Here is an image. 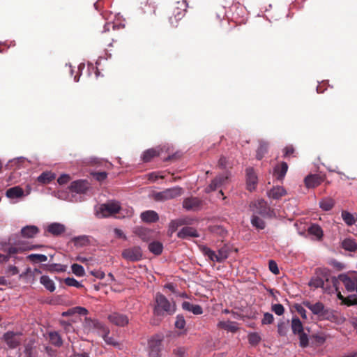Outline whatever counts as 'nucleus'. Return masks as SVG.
<instances>
[{
    "instance_id": "f257e3e1",
    "label": "nucleus",
    "mask_w": 357,
    "mask_h": 357,
    "mask_svg": "<svg viewBox=\"0 0 357 357\" xmlns=\"http://www.w3.org/2000/svg\"><path fill=\"white\" fill-rule=\"evenodd\" d=\"M316 278L314 279V287H321L325 293L328 294L337 293L338 299L342 304L351 306L357 305V296L350 295L344 297L339 291V282L336 277L331 276L326 268H317L315 271Z\"/></svg>"
},
{
    "instance_id": "f03ea898",
    "label": "nucleus",
    "mask_w": 357,
    "mask_h": 357,
    "mask_svg": "<svg viewBox=\"0 0 357 357\" xmlns=\"http://www.w3.org/2000/svg\"><path fill=\"white\" fill-rule=\"evenodd\" d=\"M176 311V305L171 303L163 294L158 292L155 296L153 314L155 316L173 314Z\"/></svg>"
},
{
    "instance_id": "7ed1b4c3",
    "label": "nucleus",
    "mask_w": 357,
    "mask_h": 357,
    "mask_svg": "<svg viewBox=\"0 0 357 357\" xmlns=\"http://www.w3.org/2000/svg\"><path fill=\"white\" fill-rule=\"evenodd\" d=\"M199 248L202 253L208 257L211 261L218 263H222L226 260L230 253V248L227 245H224L220 248L218 250V253L206 245H202Z\"/></svg>"
},
{
    "instance_id": "20e7f679",
    "label": "nucleus",
    "mask_w": 357,
    "mask_h": 357,
    "mask_svg": "<svg viewBox=\"0 0 357 357\" xmlns=\"http://www.w3.org/2000/svg\"><path fill=\"white\" fill-rule=\"evenodd\" d=\"M291 328L293 333L299 336L300 346L306 347L309 342L308 335L304 332L303 324L298 317L292 318Z\"/></svg>"
},
{
    "instance_id": "39448f33",
    "label": "nucleus",
    "mask_w": 357,
    "mask_h": 357,
    "mask_svg": "<svg viewBox=\"0 0 357 357\" xmlns=\"http://www.w3.org/2000/svg\"><path fill=\"white\" fill-rule=\"evenodd\" d=\"M183 193V190L179 186L167 188L163 191L155 192L153 198L158 202H165L169 199H174L181 196Z\"/></svg>"
},
{
    "instance_id": "423d86ee",
    "label": "nucleus",
    "mask_w": 357,
    "mask_h": 357,
    "mask_svg": "<svg viewBox=\"0 0 357 357\" xmlns=\"http://www.w3.org/2000/svg\"><path fill=\"white\" fill-rule=\"evenodd\" d=\"M120 209L121 207L118 202H108L101 204L96 214L99 218H102L119 213Z\"/></svg>"
},
{
    "instance_id": "0eeeda50",
    "label": "nucleus",
    "mask_w": 357,
    "mask_h": 357,
    "mask_svg": "<svg viewBox=\"0 0 357 357\" xmlns=\"http://www.w3.org/2000/svg\"><path fill=\"white\" fill-rule=\"evenodd\" d=\"M22 336V333L8 331L3 334L2 338L9 349H14L21 344Z\"/></svg>"
},
{
    "instance_id": "6e6552de",
    "label": "nucleus",
    "mask_w": 357,
    "mask_h": 357,
    "mask_svg": "<svg viewBox=\"0 0 357 357\" xmlns=\"http://www.w3.org/2000/svg\"><path fill=\"white\" fill-rule=\"evenodd\" d=\"M177 6L173 12V16L169 17V22L172 26H177L178 22L181 20L186 12L188 4L185 0L176 2Z\"/></svg>"
},
{
    "instance_id": "1a4fd4ad",
    "label": "nucleus",
    "mask_w": 357,
    "mask_h": 357,
    "mask_svg": "<svg viewBox=\"0 0 357 357\" xmlns=\"http://www.w3.org/2000/svg\"><path fill=\"white\" fill-rule=\"evenodd\" d=\"M121 255L128 261H138L142 258V250L139 246H134L123 250Z\"/></svg>"
},
{
    "instance_id": "9d476101",
    "label": "nucleus",
    "mask_w": 357,
    "mask_h": 357,
    "mask_svg": "<svg viewBox=\"0 0 357 357\" xmlns=\"http://www.w3.org/2000/svg\"><path fill=\"white\" fill-rule=\"evenodd\" d=\"M162 338L159 336L153 337L149 340V357H160L162 351Z\"/></svg>"
},
{
    "instance_id": "9b49d317",
    "label": "nucleus",
    "mask_w": 357,
    "mask_h": 357,
    "mask_svg": "<svg viewBox=\"0 0 357 357\" xmlns=\"http://www.w3.org/2000/svg\"><path fill=\"white\" fill-rule=\"evenodd\" d=\"M314 314L317 315L320 320H331L334 315L333 311L326 308L321 303L314 304Z\"/></svg>"
},
{
    "instance_id": "f8f14e48",
    "label": "nucleus",
    "mask_w": 357,
    "mask_h": 357,
    "mask_svg": "<svg viewBox=\"0 0 357 357\" xmlns=\"http://www.w3.org/2000/svg\"><path fill=\"white\" fill-rule=\"evenodd\" d=\"M338 282H342L348 291H356L357 292V275L349 277L347 274H340L337 278Z\"/></svg>"
},
{
    "instance_id": "ddd939ff",
    "label": "nucleus",
    "mask_w": 357,
    "mask_h": 357,
    "mask_svg": "<svg viewBox=\"0 0 357 357\" xmlns=\"http://www.w3.org/2000/svg\"><path fill=\"white\" fill-rule=\"evenodd\" d=\"M203 201L198 197H190L183 202V207L187 211H197L202 206Z\"/></svg>"
},
{
    "instance_id": "4468645a",
    "label": "nucleus",
    "mask_w": 357,
    "mask_h": 357,
    "mask_svg": "<svg viewBox=\"0 0 357 357\" xmlns=\"http://www.w3.org/2000/svg\"><path fill=\"white\" fill-rule=\"evenodd\" d=\"M108 319L113 324L121 327L126 326L129 322V319L126 314L118 312H114L109 314Z\"/></svg>"
},
{
    "instance_id": "2eb2a0df",
    "label": "nucleus",
    "mask_w": 357,
    "mask_h": 357,
    "mask_svg": "<svg viewBox=\"0 0 357 357\" xmlns=\"http://www.w3.org/2000/svg\"><path fill=\"white\" fill-rule=\"evenodd\" d=\"M133 233L144 242H148L153 238V230L143 227H135Z\"/></svg>"
},
{
    "instance_id": "dca6fc26",
    "label": "nucleus",
    "mask_w": 357,
    "mask_h": 357,
    "mask_svg": "<svg viewBox=\"0 0 357 357\" xmlns=\"http://www.w3.org/2000/svg\"><path fill=\"white\" fill-rule=\"evenodd\" d=\"M89 188V183L86 180H77L71 183L70 189L72 192L84 194Z\"/></svg>"
},
{
    "instance_id": "f3484780",
    "label": "nucleus",
    "mask_w": 357,
    "mask_h": 357,
    "mask_svg": "<svg viewBox=\"0 0 357 357\" xmlns=\"http://www.w3.org/2000/svg\"><path fill=\"white\" fill-rule=\"evenodd\" d=\"M112 29H114V25L112 23H106L104 25L103 31H102L100 40L107 45H112L113 42V38L112 33H110V30Z\"/></svg>"
},
{
    "instance_id": "a211bd4d",
    "label": "nucleus",
    "mask_w": 357,
    "mask_h": 357,
    "mask_svg": "<svg viewBox=\"0 0 357 357\" xmlns=\"http://www.w3.org/2000/svg\"><path fill=\"white\" fill-rule=\"evenodd\" d=\"M84 328L91 330H98L99 334L102 331H107V328L104 326L101 322L96 319H91L90 318H86L84 321Z\"/></svg>"
},
{
    "instance_id": "6ab92c4d",
    "label": "nucleus",
    "mask_w": 357,
    "mask_h": 357,
    "mask_svg": "<svg viewBox=\"0 0 357 357\" xmlns=\"http://www.w3.org/2000/svg\"><path fill=\"white\" fill-rule=\"evenodd\" d=\"M162 151V149L160 147L147 149L143 153L142 160L144 162H149L151 161L153 158L159 156Z\"/></svg>"
},
{
    "instance_id": "aec40b11",
    "label": "nucleus",
    "mask_w": 357,
    "mask_h": 357,
    "mask_svg": "<svg viewBox=\"0 0 357 357\" xmlns=\"http://www.w3.org/2000/svg\"><path fill=\"white\" fill-rule=\"evenodd\" d=\"M259 146L256 150V158L261 160L268 151L269 142L264 139L258 141Z\"/></svg>"
},
{
    "instance_id": "412c9836",
    "label": "nucleus",
    "mask_w": 357,
    "mask_h": 357,
    "mask_svg": "<svg viewBox=\"0 0 357 357\" xmlns=\"http://www.w3.org/2000/svg\"><path fill=\"white\" fill-rule=\"evenodd\" d=\"M288 170V165L286 162H282L277 165L274 168V175L279 181L284 179Z\"/></svg>"
},
{
    "instance_id": "4be33fe9",
    "label": "nucleus",
    "mask_w": 357,
    "mask_h": 357,
    "mask_svg": "<svg viewBox=\"0 0 357 357\" xmlns=\"http://www.w3.org/2000/svg\"><path fill=\"white\" fill-rule=\"evenodd\" d=\"M140 218L143 222L146 223L156 222L159 220L158 214L152 210L142 212Z\"/></svg>"
},
{
    "instance_id": "5701e85b",
    "label": "nucleus",
    "mask_w": 357,
    "mask_h": 357,
    "mask_svg": "<svg viewBox=\"0 0 357 357\" xmlns=\"http://www.w3.org/2000/svg\"><path fill=\"white\" fill-rule=\"evenodd\" d=\"M177 236L180 238H187L188 237H198L199 234L195 228L190 227H185L178 232Z\"/></svg>"
},
{
    "instance_id": "b1692460",
    "label": "nucleus",
    "mask_w": 357,
    "mask_h": 357,
    "mask_svg": "<svg viewBox=\"0 0 357 357\" xmlns=\"http://www.w3.org/2000/svg\"><path fill=\"white\" fill-rule=\"evenodd\" d=\"M286 195V190L281 186L273 187L268 192V196L274 199H279Z\"/></svg>"
},
{
    "instance_id": "393cba45",
    "label": "nucleus",
    "mask_w": 357,
    "mask_h": 357,
    "mask_svg": "<svg viewBox=\"0 0 357 357\" xmlns=\"http://www.w3.org/2000/svg\"><path fill=\"white\" fill-rule=\"evenodd\" d=\"M38 232V228L34 225L25 226L21 229L22 236L28 238H33Z\"/></svg>"
},
{
    "instance_id": "a878e982",
    "label": "nucleus",
    "mask_w": 357,
    "mask_h": 357,
    "mask_svg": "<svg viewBox=\"0 0 357 357\" xmlns=\"http://www.w3.org/2000/svg\"><path fill=\"white\" fill-rule=\"evenodd\" d=\"M341 247L349 252H355L357 250V241L350 237L344 238L341 242Z\"/></svg>"
},
{
    "instance_id": "bb28decb",
    "label": "nucleus",
    "mask_w": 357,
    "mask_h": 357,
    "mask_svg": "<svg viewBox=\"0 0 357 357\" xmlns=\"http://www.w3.org/2000/svg\"><path fill=\"white\" fill-rule=\"evenodd\" d=\"M247 176V185L249 190H252L255 188V185L257 183V178L252 168H248L246 169Z\"/></svg>"
},
{
    "instance_id": "cd10ccee",
    "label": "nucleus",
    "mask_w": 357,
    "mask_h": 357,
    "mask_svg": "<svg viewBox=\"0 0 357 357\" xmlns=\"http://www.w3.org/2000/svg\"><path fill=\"white\" fill-rule=\"evenodd\" d=\"M182 308L185 310L191 312L196 315L202 314L203 313L202 307L199 305H193L188 301L183 302Z\"/></svg>"
},
{
    "instance_id": "c85d7f7f",
    "label": "nucleus",
    "mask_w": 357,
    "mask_h": 357,
    "mask_svg": "<svg viewBox=\"0 0 357 357\" xmlns=\"http://www.w3.org/2000/svg\"><path fill=\"white\" fill-rule=\"evenodd\" d=\"M66 230V227L60 223H52L50 224L47 227V231L54 236H58L63 233Z\"/></svg>"
},
{
    "instance_id": "c756f323",
    "label": "nucleus",
    "mask_w": 357,
    "mask_h": 357,
    "mask_svg": "<svg viewBox=\"0 0 357 357\" xmlns=\"http://www.w3.org/2000/svg\"><path fill=\"white\" fill-rule=\"evenodd\" d=\"M6 195L10 199L19 198L24 195V190L20 186H15L8 189Z\"/></svg>"
},
{
    "instance_id": "7c9ffc66",
    "label": "nucleus",
    "mask_w": 357,
    "mask_h": 357,
    "mask_svg": "<svg viewBox=\"0 0 357 357\" xmlns=\"http://www.w3.org/2000/svg\"><path fill=\"white\" fill-rule=\"evenodd\" d=\"M254 206L256 208V210H255L256 213H259L262 215H265L268 213L269 208L267 206L266 202L264 200H263V199L258 200L255 204Z\"/></svg>"
},
{
    "instance_id": "2f4dec72",
    "label": "nucleus",
    "mask_w": 357,
    "mask_h": 357,
    "mask_svg": "<svg viewBox=\"0 0 357 357\" xmlns=\"http://www.w3.org/2000/svg\"><path fill=\"white\" fill-rule=\"evenodd\" d=\"M43 268L45 271L50 273H61L66 271V266L60 264H45Z\"/></svg>"
},
{
    "instance_id": "473e14b6",
    "label": "nucleus",
    "mask_w": 357,
    "mask_h": 357,
    "mask_svg": "<svg viewBox=\"0 0 357 357\" xmlns=\"http://www.w3.org/2000/svg\"><path fill=\"white\" fill-rule=\"evenodd\" d=\"M109 331L107 328V331H102L100 333V335L107 344L112 345L116 347H120L121 344L114 337L109 336Z\"/></svg>"
},
{
    "instance_id": "72a5a7b5",
    "label": "nucleus",
    "mask_w": 357,
    "mask_h": 357,
    "mask_svg": "<svg viewBox=\"0 0 357 357\" xmlns=\"http://www.w3.org/2000/svg\"><path fill=\"white\" fill-rule=\"evenodd\" d=\"M149 250L155 255H159L162 252L163 245L159 241H153L149 245Z\"/></svg>"
},
{
    "instance_id": "f704fd0d",
    "label": "nucleus",
    "mask_w": 357,
    "mask_h": 357,
    "mask_svg": "<svg viewBox=\"0 0 357 357\" xmlns=\"http://www.w3.org/2000/svg\"><path fill=\"white\" fill-rule=\"evenodd\" d=\"M40 283L50 291L55 290V285L52 280L47 275H43L40 279Z\"/></svg>"
},
{
    "instance_id": "c9c22d12",
    "label": "nucleus",
    "mask_w": 357,
    "mask_h": 357,
    "mask_svg": "<svg viewBox=\"0 0 357 357\" xmlns=\"http://www.w3.org/2000/svg\"><path fill=\"white\" fill-rule=\"evenodd\" d=\"M218 327L231 332H236L238 330L236 323L231 321H220L218 324Z\"/></svg>"
},
{
    "instance_id": "e433bc0d",
    "label": "nucleus",
    "mask_w": 357,
    "mask_h": 357,
    "mask_svg": "<svg viewBox=\"0 0 357 357\" xmlns=\"http://www.w3.org/2000/svg\"><path fill=\"white\" fill-rule=\"evenodd\" d=\"M49 338L51 344L56 347H61L63 344L60 335L56 331L50 332L49 333Z\"/></svg>"
},
{
    "instance_id": "4c0bfd02",
    "label": "nucleus",
    "mask_w": 357,
    "mask_h": 357,
    "mask_svg": "<svg viewBox=\"0 0 357 357\" xmlns=\"http://www.w3.org/2000/svg\"><path fill=\"white\" fill-rule=\"evenodd\" d=\"M342 218L344 222L349 226L354 225L356 221V218L354 215L347 211H343L342 212Z\"/></svg>"
},
{
    "instance_id": "58836bf2",
    "label": "nucleus",
    "mask_w": 357,
    "mask_h": 357,
    "mask_svg": "<svg viewBox=\"0 0 357 357\" xmlns=\"http://www.w3.org/2000/svg\"><path fill=\"white\" fill-rule=\"evenodd\" d=\"M55 178L52 172H43L38 177V181L42 183H48Z\"/></svg>"
},
{
    "instance_id": "ea45409f",
    "label": "nucleus",
    "mask_w": 357,
    "mask_h": 357,
    "mask_svg": "<svg viewBox=\"0 0 357 357\" xmlns=\"http://www.w3.org/2000/svg\"><path fill=\"white\" fill-rule=\"evenodd\" d=\"M251 223L252 226L257 229H264L266 226L265 222L261 218L255 215H252Z\"/></svg>"
},
{
    "instance_id": "a19ab883",
    "label": "nucleus",
    "mask_w": 357,
    "mask_h": 357,
    "mask_svg": "<svg viewBox=\"0 0 357 357\" xmlns=\"http://www.w3.org/2000/svg\"><path fill=\"white\" fill-rule=\"evenodd\" d=\"M27 259L33 263H39L46 261L47 257L42 254H31L27 256Z\"/></svg>"
},
{
    "instance_id": "79ce46f5",
    "label": "nucleus",
    "mask_w": 357,
    "mask_h": 357,
    "mask_svg": "<svg viewBox=\"0 0 357 357\" xmlns=\"http://www.w3.org/2000/svg\"><path fill=\"white\" fill-rule=\"evenodd\" d=\"M334 206V201L331 198L323 199L319 202V206L324 211L331 210Z\"/></svg>"
},
{
    "instance_id": "37998d69",
    "label": "nucleus",
    "mask_w": 357,
    "mask_h": 357,
    "mask_svg": "<svg viewBox=\"0 0 357 357\" xmlns=\"http://www.w3.org/2000/svg\"><path fill=\"white\" fill-rule=\"evenodd\" d=\"M73 242L76 246H84L89 243V239L87 236H80L75 237Z\"/></svg>"
},
{
    "instance_id": "c03bdc74",
    "label": "nucleus",
    "mask_w": 357,
    "mask_h": 357,
    "mask_svg": "<svg viewBox=\"0 0 357 357\" xmlns=\"http://www.w3.org/2000/svg\"><path fill=\"white\" fill-rule=\"evenodd\" d=\"M35 248H36L35 246H31V247H26V248H23L22 246L10 247L8 248V252L9 255H12L22 252L24 250H33Z\"/></svg>"
},
{
    "instance_id": "a18cd8bd",
    "label": "nucleus",
    "mask_w": 357,
    "mask_h": 357,
    "mask_svg": "<svg viewBox=\"0 0 357 357\" xmlns=\"http://www.w3.org/2000/svg\"><path fill=\"white\" fill-rule=\"evenodd\" d=\"M289 331V323L281 322L278 325V333L280 336H286Z\"/></svg>"
},
{
    "instance_id": "49530a36",
    "label": "nucleus",
    "mask_w": 357,
    "mask_h": 357,
    "mask_svg": "<svg viewBox=\"0 0 357 357\" xmlns=\"http://www.w3.org/2000/svg\"><path fill=\"white\" fill-rule=\"evenodd\" d=\"M71 268L73 273L77 276L82 277L85 274L83 266L78 264H73L71 266Z\"/></svg>"
},
{
    "instance_id": "de8ad7c7",
    "label": "nucleus",
    "mask_w": 357,
    "mask_h": 357,
    "mask_svg": "<svg viewBox=\"0 0 357 357\" xmlns=\"http://www.w3.org/2000/svg\"><path fill=\"white\" fill-rule=\"evenodd\" d=\"M324 237V231L320 226L314 224V238L319 241H321Z\"/></svg>"
},
{
    "instance_id": "09e8293b",
    "label": "nucleus",
    "mask_w": 357,
    "mask_h": 357,
    "mask_svg": "<svg viewBox=\"0 0 357 357\" xmlns=\"http://www.w3.org/2000/svg\"><path fill=\"white\" fill-rule=\"evenodd\" d=\"M184 224V222L182 220H172L169 227V230L173 233L176 231V230L178 229V227Z\"/></svg>"
},
{
    "instance_id": "8fccbe9b",
    "label": "nucleus",
    "mask_w": 357,
    "mask_h": 357,
    "mask_svg": "<svg viewBox=\"0 0 357 357\" xmlns=\"http://www.w3.org/2000/svg\"><path fill=\"white\" fill-rule=\"evenodd\" d=\"M64 282L66 285L70 287H75L77 288L82 287V284H81L77 280H76L73 278H67L65 279Z\"/></svg>"
},
{
    "instance_id": "3c124183",
    "label": "nucleus",
    "mask_w": 357,
    "mask_h": 357,
    "mask_svg": "<svg viewBox=\"0 0 357 357\" xmlns=\"http://www.w3.org/2000/svg\"><path fill=\"white\" fill-rule=\"evenodd\" d=\"M185 326V320L183 315H177L175 321V327L178 329H183Z\"/></svg>"
},
{
    "instance_id": "603ef678",
    "label": "nucleus",
    "mask_w": 357,
    "mask_h": 357,
    "mask_svg": "<svg viewBox=\"0 0 357 357\" xmlns=\"http://www.w3.org/2000/svg\"><path fill=\"white\" fill-rule=\"evenodd\" d=\"M273 315L269 312H266L264 314V317L261 320V324L263 325L271 324L273 322Z\"/></svg>"
},
{
    "instance_id": "864d4df0",
    "label": "nucleus",
    "mask_w": 357,
    "mask_h": 357,
    "mask_svg": "<svg viewBox=\"0 0 357 357\" xmlns=\"http://www.w3.org/2000/svg\"><path fill=\"white\" fill-rule=\"evenodd\" d=\"M271 310L277 315H282L284 312V306L282 304H274L271 307Z\"/></svg>"
},
{
    "instance_id": "5fc2aeb1",
    "label": "nucleus",
    "mask_w": 357,
    "mask_h": 357,
    "mask_svg": "<svg viewBox=\"0 0 357 357\" xmlns=\"http://www.w3.org/2000/svg\"><path fill=\"white\" fill-rule=\"evenodd\" d=\"M220 185L218 183V179L215 178L211 181V184L206 188V192L208 193L211 191L215 190L217 188H220Z\"/></svg>"
},
{
    "instance_id": "6e6d98bb",
    "label": "nucleus",
    "mask_w": 357,
    "mask_h": 357,
    "mask_svg": "<svg viewBox=\"0 0 357 357\" xmlns=\"http://www.w3.org/2000/svg\"><path fill=\"white\" fill-rule=\"evenodd\" d=\"M294 309L296 311L303 319H306V311L301 304H295Z\"/></svg>"
},
{
    "instance_id": "4d7b16f0",
    "label": "nucleus",
    "mask_w": 357,
    "mask_h": 357,
    "mask_svg": "<svg viewBox=\"0 0 357 357\" xmlns=\"http://www.w3.org/2000/svg\"><path fill=\"white\" fill-rule=\"evenodd\" d=\"M93 176L98 181H102L106 179L107 174L105 172H97L92 173Z\"/></svg>"
},
{
    "instance_id": "13d9d810",
    "label": "nucleus",
    "mask_w": 357,
    "mask_h": 357,
    "mask_svg": "<svg viewBox=\"0 0 357 357\" xmlns=\"http://www.w3.org/2000/svg\"><path fill=\"white\" fill-rule=\"evenodd\" d=\"M269 270L275 275L279 274V268L278 267L277 263L273 260H270L268 263Z\"/></svg>"
},
{
    "instance_id": "bf43d9fd",
    "label": "nucleus",
    "mask_w": 357,
    "mask_h": 357,
    "mask_svg": "<svg viewBox=\"0 0 357 357\" xmlns=\"http://www.w3.org/2000/svg\"><path fill=\"white\" fill-rule=\"evenodd\" d=\"M294 151H295V149L292 145L287 146L283 149L284 158H288V157L292 155L294 153Z\"/></svg>"
},
{
    "instance_id": "052dcab7",
    "label": "nucleus",
    "mask_w": 357,
    "mask_h": 357,
    "mask_svg": "<svg viewBox=\"0 0 357 357\" xmlns=\"http://www.w3.org/2000/svg\"><path fill=\"white\" fill-rule=\"evenodd\" d=\"M326 341V336L324 334L314 335V344H322Z\"/></svg>"
},
{
    "instance_id": "680f3d73",
    "label": "nucleus",
    "mask_w": 357,
    "mask_h": 357,
    "mask_svg": "<svg viewBox=\"0 0 357 357\" xmlns=\"http://www.w3.org/2000/svg\"><path fill=\"white\" fill-rule=\"evenodd\" d=\"M73 310L74 311L75 314H78L80 315H86L89 312V311L83 307H73Z\"/></svg>"
},
{
    "instance_id": "e2e57ef3",
    "label": "nucleus",
    "mask_w": 357,
    "mask_h": 357,
    "mask_svg": "<svg viewBox=\"0 0 357 357\" xmlns=\"http://www.w3.org/2000/svg\"><path fill=\"white\" fill-rule=\"evenodd\" d=\"M6 273L9 276L15 275L19 273V270L15 266H9L6 270Z\"/></svg>"
},
{
    "instance_id": "0e129e2a",
    "label": "nucleus",
    "mask_w": 357,
    "mask_h": 357,
    "mask_svg": "<svg viewBox=\"0 0 357 357\" xmlns=\"http://www.w3.org/2000/svg\"><path fill=\"white\" fill-rule=\"evenodd\" d=\"M70 179V177L68 174H62L61 175L59 178L57 179L58 183L60 185L66 184L67 183Z\"/></svg>"
},
{
    "instance_id": "69168bd1",
    "label": "nucleus",
    "mask_w": 357,
    "mask_h": 357,
    "mask_svg": "<svg viewBox=\"0 0 357 357\" xmlns=\"http://www.w3.org/2000/svg\"><path fill=\"white\" fill-rule=\"evenodd\" d=\"M24 354L26 357H35V355L33 352V348L31 344H28L25 346Z\"/></svg>"
},
{
    "instance_id": "338daca9",
    "label": "nucleus",
    "mask_w": 357,
    "mask_h": 357,
    "mask_svg": "<svg viewBox=\"0 0 357 357\" xmlns=\"http://www.w3.org/2000/svg\"><path fill=\"white\" fill-rule=\"evenodd\" d=\"M174 354L178 357H184L185 349L184 347H178L174 350Z\"/></svg>"
},
{
    "instance_id": "774afa93",
    "label": "nucleus",
    "mask_w": 357,
    "mask_h": 357,
    "mask_svg": "<svg viewBox=\"0 0 357 357\" xmlns=\"http://www.w3.org/2000/svg\"><path fill=\"white\" fill-rule=\"evenodd\" d=\"M91 274L98 279H103L105 276V273L100 270L92 271Z\"/></svg>"
}]
</instances>
